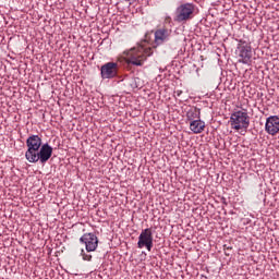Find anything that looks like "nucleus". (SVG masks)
Here are the masks:
<instances>
[{
    "label": "nucleus",
    "instance_id": "obj_14",
    "mask_svg": "<svg viewBox=\"0 0 279 279\" xmlns=\"http://www.w3.org/2000/svg\"><path fill=\"white\" fill-rule=\"evenodd\" d=\"M81 256H82L83 260H88V262L93 260V255L86 254V252H84V250L81 251Z\"/></svg>",
    "mask_w": 279,
    "mask_h": 279
},
{
    "label": "nucleus",
    "instance_id": "obj_12",
    "mask_svg": "<svg viewBox=\"0 0 279 279\" xmlns=\"http://www.w3.org/2000/svg\"><path fill=\"white\" fill-rule=\"evenodd\" d=\"M190 130L193 134H202V132L206 130V122L202 121L201 118L198 120H194L190 122Z\"/></svg>",
    "mask_w": 279,
    "mask_h": 279
},
{
    "label": "nucleus",
    "instance_id": "obj_13",
    "mask_svg": "<svg viewBox=\"0 0 279 279\" xmlns=\"http://www.w3.org/2000/svg\"><path fill=\"white\" fill-rule=\"evenodd\" d=\"M185 117L186 121H190V123L193 121H197L202 117V109L197 107H192L186 111Z\"/></svg>",
    "mask_w": 279,
    "mask_h": 279
},
{
    "label": "nucleus",
    "instance_id": "obj_1",
    "mask_svg": "<svg viewBox=\"0 0 279 279\" xmlns=\"http://www.w3.org/2000/svg\"><path fill=\"white\" fill-rule=\"evenodd\" d=\"M126 64H132L133 66H143L145 60L149 56H154V50L151 48H144L143 46H137L124 51Z\"/></svg>",
    "mask_w": 279,
    "mask_h": 279
},
{
    "label": "nucleus",
    "instance_id": "obj_5",
    "mask_svg": "<svg viewBox=\"0 0 279 279\" xmlns=\"http://www.w3.org/2000/svg\"><path fill=\"white\" fill-rule=\"evenodd\" d=\"M53 155V148L49 144H43L41 147L35 153V157H31L28 162H40V165H45L49 161L51 156Z\"/></svg>",
    "mask_w": 279,
    "mask_h": 279
},
{
    "label": "nucleus",
    "instance_id": "obj_10",
    "mask_svg": "<svg viewBox=\"0 0 279 279\" xmlns=\"http://www.w3.org/2000/svg\"><path fill=\"white\" fill-rule=\"evenodd\" d=\"M239 51V62L242 64H251L252 63V46L250 45H241L238 47Z\"/></svg>",
    "mask_w": 279,
    "mask_h": 279
},
{
    "label": "nucleus",
    "instance_id": "obj_7",
    "mask_svg": "<svg viewBox=\"0 0 279 279\" xmlns=\"http://www.w3.org/2000/svg\"><path fill=\"white\" fill-rule=\"evenodd\" d=\"M119 74V64L117 62H108L101 65L100 75L104 80H112Z\"/></svg>",
    "mask_w": 279,
    "mask_h": 279
},
{
    "label": "nucleus",
    "instance_id": "obj_3",
    "mask_svg": "<svg viewBox=\"0 0 279 279\" xmlns=\"http://www.w3.org/2000/svg\"><path fill=\"white\" fill-rule=\"evenodd\" d=\"M195 16V4L183 3L179 5L175 10V21L178 23H184L191 21Z\"/></svg>",
    "mask_w": 279,
    "mask_h": 279
},
{
    "label": "nucleus",
    "instance_id": "obj_2",
    "mask_svg": "<svg viewBox=\"0 0 279 279\" xmlns=\"http://www.w3.org/2000/svg\"><path fill=\"white\" fill-rule=\"evenodd\" d=\"M232 130H247L250 128V116L245 111H234L230 117Z\"/></svg>",
    "mask_w": 279,
    "mask_h": 279
},
{
    "label": "nucleus",
    "instance_id": "obj_8",
    "mask_svg": "<svg viewBox=\"0 0 279 279\" xmlns=\"http://www.w3.org/2000/svg\"><path fill=\"white\" fill-rule=\"evenodd\" d=\"M80 242L85 245L86 252H95L99 246V239L95 233H85L80 238Z\"/></svg>",
    "mask_w": 279,
    "mask_h": 279
},
{
    "label": "nucleus",
    "instance_id": "obj_16",
    "mask_svg": "<svg viewBox=\"0 0 279 279\" xmlns=\"http://www.w3.org/2000/svg\"><path fill=\"white\" fill-rule=\"evenodd\" d=\"M225 254H226V256H230V253H228V252H225Z\"/></svg>",
    "mask_w": 279,
    "mask_h": 279
},
{
    "label": "nucleus",
    "instance_id": "obj_6",
    "mask_svg": "<svg viewBox=\"0 0 279 279\" xmlns=\"http://www.w3.org/2000/svg\"><path fill=\"white\" fill-rule=\"evenodd\" d=\"M137 247L140 250L146 247L148 252H151V248L154 247V233L151 232V229L147 228L142 230L138 236Z\"/></svg>",
    "mask_w": 279,
    "mask_h": 279
},
{
    "label": "nucleus",
    "instance_id": "obj_11",
    "mask_svg": "<svg viewBox=\"0 0 279 279\" xmlns=\"http://www.w3.org/2000/svg\"><path fill=\"white\" fill-rule=\"evenodd\" d=\"M265 130L270 136H276L279 133V117L270 116L266 120Z\"/></svg>",
    "mask_w": 279,
    "mask_h": 279
},
{
    "label": "nucleus",
    "instance_id": "obj_15",
    "mask_svg": "<svg viewBox=\"0 0 279 279\" xmlns=\"http://www.w3.org/2000/svg\"><path fill=\"white\" fill-rule=\"evenodd\" d=\"M225 250H232V246L225 245Z\"/></svg>",
    "mask_w": 279,
    "mask_h": 279
},
{
    "label": "nucleus",
    "instance_id": "obj_4",
    "mask_svg": "<svg viewBox=\"0 0 279 279\" xmlns=\"http://www.w3.org/2000/svg\"><path fill=\"white\" fill-rule=\"evenodd\" d=\"M27 150L25 153L26 160L36 157L38 149L43 147V138L38 135H31L26 140Z\"/></svg>",
    "mask_w": 279,
    "mask_h": 279
},
{
    "label": "nucleus",
    "instance_id": "obj_9",
    "mask_svg": "<svg viewBox=\"0 0 279 279\" xmlns=\"http://www.w3.org/2000/svg\"><path fill=\"white\" fill-rule=\"evenodd\" d=\"M171 34H173V31L171 28L161 27L155 31V45L160 46L165 45V43H169L171 39Z\"/></svg>",
    "mask_w": 279,
    "mask_h": 279
}]
</instances>
